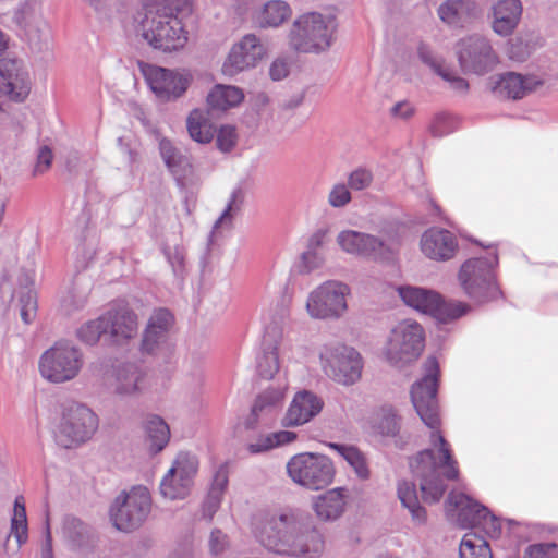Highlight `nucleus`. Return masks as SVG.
Returning <instances> with one entry per match:
<instances>
[{
	"mask_svg": "<svg viewBox=\"0 0 558 558\" xmlns=\"http://www.w3.org/2000/svg\"><path fill=\"white\" fill-rule=\"evenodd\" d=\"M423 378L413 384L411 400L423 423L430 429V448L417 453L410 461L414 476L420 481L423 499L437 502L442 497L446 485L444 478L456 480L459 475L457 461L452 458L450 445L440 432V416L437 400L438 362L428 357L424 364Z\"/></svg>",
	"mask_w": 558,
	"mask_h": 558,
	"instance_id": "nucleus-1",
	"label": "nucleus"
},
{
	"mask_svg": "<svg viewBox=\"0 0 558 558\" xmlns=\"http://www.w3.org/2000/svg\"><path fill=\"white\" fill-rule=\"evenodd\" d=\"M256 539L267 550L293 558H319L325 537L307 515L280 511L264 517L254 526Z\"/></svg>",
	"mask_w": 558,
	"mask_h": 558,
	"instance_id": "nucleus-2",
	"label": "nucleus"
},
{
	"mask_svg": "<svg viewBox=\"0 0 558 558\" xmlns=\"http://www.w3.org/2000/svg\"><path fill=\"white\" fill-rule=\"evenodd\" d=\"M128 25L135 37L162 52L182 50L189 41L184 19L192 13L193 0H143Z\"/></svg>",
	"mask_w": 558,
	"mask_h": 558,
	"instance_id": "nucleus-3",
	"label": "nucleus"
},
{
	"mask_svg": "<svg viewBox=\"0 0 558 558\" xmlns=\"http://www.w3.org/2000/svg\"><path fill=\"white\" fill-rule=\"evenodd\" d=\"M338 21L330 12L308 11L299 14L288 31V45L302 54L328 52L337 39Z\"/></svg>",
	"mask_w": 558,
	"mask_h": 558,
	"instance_id": "nucleus-4",
	"label": "nucleus"
},
{
	"mask_svg": "<svg viewBox=\"0 0 558 558\" xmlns=\"http://www.w3.org/2000/svg\"><path fill=\"white\" fill-rule=\"evenodd\" d=\"M339 251L354 258L391 262L398 254L400 238L395 229H383L378 235L345 228L335 238Z\"/></svg>",
	"mask_w": 558,
	"mask_h": 558,
	"instance_id": "nucleus-5",
	"label": "nucleus"
},
{
	"mask_svg": "<svg viewBox=\"0 0 558 558\" xmlns=\"http://www.w3.org/2000/svg\"><path fill=\"white\" fill-rule=\"evenodd\" d=\"M425 348V332L414 319L395 324L380 348L381 359L392 367L403 368L415 362Z\"/></svg>",
	"mask_w": 558,
	"mask_h": 558,
	"instance_id": "nucleus-6",
	"label": "nucleus"
},
{
	"mask_svg": "<svg viewBox=\"0 0 558 558\" xmlns=\"http://www.w3.org/2000/svg\"><path fill=\"white\" fill-rule=\"evenodd\" d=\"M99 426L97 414L83 403H70L62 408L53 427L58 446L77 448L93 438Z\"/></svg>",
	"mask_w": 558,
	"mask_h": 558,
	"instance_id": "nucleus-7",
	"label": "nucleus"
},
{
	"mask_svg": "<svg viewBox=\"0 0 558 558\" xmlns=\"http://www.w3.org/2000/svg\"><path fill=\"white\" fill-rule=\"evenodd\" d=\"M497 265L498 256L496 253H492L484 258H470L461 265L458 280L470 299L476 303H485L500 295L501 292L495 275Z\"/></svg>",
	"mask_w": 558,
	"mask_h": 558,
	"instance_id": "nucleus-8",
	"label": "nucleus"
},
{
	"mask_svg": "<svg viewBox=\"0 0 558 558\" xmlns=\"http://www.w3.org/2000/svg\"><path fill=\"white\" fill-rule=\"evenodd\" d=\"M351 288L340 280H326L315 287L305 301V310L312 319L338 320L348 310Z\"/></svg>",
	"mask_w": 558,
	"mask_h": 558,
	"instance_id": "nucleus-9",
	"label": "nucleus"
},
{
	"mask_svg": "<svg viewBox=\"0 0 558 558\" xmlns=\"http://www.w3.org/2000/svg\"><path fill=\"white\" fill-rule=\"evenodd\" d=\"M287 473L294 484L310 490H319L333 482L336 469L331 459L325 454L301 452L289 459Z\"/></svg>",
	"mask_w": 558,
	"mask_h": 558,
	"instance_id": "nucleus-10",
	"label": "nucleus"
},
{
	"mask_svg": "<svg viewBox=\"0 0 558 558\" xmlns=\"http://www.w3.org/2000/svg\"><path fill=\"white\" fill-rule=\"evenodd\" d=\"M84 366V355L74 344L57 342L39 357L41 377L52 384H64L75 379Z\"/></svg>",
	"mask_w": 558,
	"mask_h": 558,
	"instance_id": "nucleus-11",
	"label": "nucleus"
},
{
	"mask_svg": "<svg viewBox=\"0 0 558 558\" xmlns=\"http://www.w3.org/2000/svg\"><path fill=\"white\" fill-rule=\"evenodd\" d=\"M396 292L407 306L428 314L441 323L457 319L470 310L463 302H445L437 292L422 287L401 284L396 288Z\"/></svg>",
	"mask_w": 558,
	"mask_h": 558,
	"instance_id": "nucleus-12",
	"label": "nucleus"
},
{
	"mask_svg": "<svg viewBox=\"0 0 558 558\" xmlns=\"http://www.w3.org/2000/svg\"><path fill=\"white\" fill-rule=\"evenodd\" d=\"M150 510L149 490L144 486H135L117 496L110 508V519L117 530L132 532L146 521Z\"/></svg>",
	"mask_w": 558,
	"mask_h": 558,
	"instance_id": "nucleus-13",
	"label": "nucleus"
},
{
	"mask_svg": "<svg viewBox=\"0 0 558 558\" xmlns=\"http://www.w3.org/2000/svg\"><path fill=\"white\" fill-rule=\"evenodd\" d=\"M324 373L338 384L350 386L362 375L361 354L353 348L337 344L326 348L320 354Z\"/></svg>",
	"mask_w": 558,
	"mask_h": 558,
	"instance_id": "nucleus-14",
	"label": "nucleus"
},
{
	"mask_svg": "<svg viewBox=\"0 0 558 558\" xmlns=\"http://www.w3.org/2000/svg\"><path fill=\"white\" fill-rule=\"evenodd\" d=\"M456 53L460 66L469 73L485 74L499 63L490 40L480 34L461 38L456 45Z\"/></svg>",
	"mask_w": 558,
	"mask_h": 558,
	"instance_id": "nucleus-15",
	"label": "nucleus"
},
{
	"mask_svg": "<svg viewBox=\"0 0 558 558\" xmlns=\"http://www.w3.org/2000/svg\"><path fill=\"white\" fill-rule=\"evenodd\" d=\"M140 69L150 90L162 101L181 97L192 80L185 71L169 70L148 63H140Z\"/></svg>",
	"mask_w": 558,
	"mask_h": 558,
	"instance_id": "nucleus-16",
	"label": "nucleus"
},
{
	"mask_svg": "<svg viewBox=\"0 0 558 558\" xmlns=\"http://www.w3.org/2000/svg\"><path fill=\"white\" fill-rule=\"evenodd\" d=\"M267 57V48L255 34H246L235 41L226 57L221 72L226 76L255 69Z\"/></svg>",
	"mask_w": 558,
	"mask_h": 558,
	"instance_id": "nucleus-17",
	"label": "nucleus"
},
{
	"mask_svg": "<svg viewBox=\"0 0 558 558\" xmlns=\"http://www.w3.org/2000/svg\"><path fill=\"white\" fill-rule=\"evenodd\" d=\"M197 469L195 456L180 452L161 480V495L171 500L185 498L190 494Z\"/></svg>",
	"mask_w": 558,
	"mask_h": 558,
	"instance_id": "nucleus-18",
	"label": "nucleus"
},
{
	"mask_svg": "<svg viewBox=\"0 0 558 558\" xmlns=\"http://www.w3.org/2000/svg\"><path fill=\"white\" fill-rule=\"evenodd\" d=\"M323 407V400L314 392L301 390L292 398L281 418V425L286 428L302 426L318 415Z\"/></svg>",
	"mask_w": 558,
	"mask_h": 558,
	"instance_id": "nucleus-19",
	"label": "nucleus"
},
{
	"mask_svg": "<svg viewBox=\"0 0 558 558\" xmlns=\"http://www.w3.org/2000/svg\"><path fill=\"white\" fill-rule=\"evenodd\" d=\"M485 508L461 492H451L446 501L448 519L461 529L476 526L481 517L485 514Z\"/></svg>",
	"mask_w": 558,
	"mask_h": 558,
	"instance_id": "nucleus-20",
	"label": "nucleus"
},
{
	"mask_svg": "<svg viewBox=\"0 0 558 558\" xmlns=\"http://www.w3.org/2000/svg\"><path fill=\"white\" fill-rule=\"evenodd\" d=\"M522 14L521 0H494L488 11L490 27L498 36H510L518 28Z\"/></svg>",
	"mask_w": 558,
	"mask_h": 558,
	"instance_id": "nucleus-21",
	"label": "nucleus"
},
{
	"mask_svg": "<svg viewBox=\"0 0 558 558\" xmlns=\"http://www.w3.org/2000/svg\"><path fill=\"white\" fill-rule=\"evenodd\" d=\"M420 248L427 258L446 262L454 257L458 242L450 231L433 227L421 235Z\"/></svg>",
	"mask_w": 558,
	"mask_h": 558,
	"instance_id": "nucleus-22",
	"label": "nucleus"
},
{
	"mask_svg": "<svg viewBox=\"0 0 558 558\" xmlns=\"http://www.w3.org/2000/svg\"><path fill=\"white\" fill-rule=\"evenodd\" d=\"M13 23L19 34L28 41L40 40L48 31L41 5L37 1H27L19 7L13 14Z\"/></svg>",
	"mask_w": 558,
	"mask_h": 558,
	"instance_id": "nucleus-23",
	"label": "nucleus"
},
{
	"mask_svg": "<svg viewBox=\"0 0 558 558\" xmlns=\"http://www.w3.org/2000/svg\"><path fill=\"white\" fill-rule=\"evenodd\" d=\"M172 322L173 317L169 311L165 308L155 311L143 335L142 351L155 354L162 350L168 343Z\"/></svg>",
	"mask_w": 558,
	"mask_h": 558,
	"instance_id": "nucleus-24",
	"label": "nucleus"
},
{
	"mask_svg": "<svg viewBox=\"0 0 558 558\" xmlns=\"http://www.w3.org/2000/svg\"><path fill=\"white\" fill-rule=\"evenodd\" d=\"M282 333L281 323L265 327L264 348L262 354L257 357V372L264 378L270 379L279 371V343Z\"/></svg>",
	"mask_w": 558,
	"mask_h": 558,
	"instance_id": "nucleus-25",
	"label": "nucleus"
},
{
	"mask_svg": "<svg viewBox=\"0 0 558 558\" xmlns=\"http://www.w3.org/2000/svg\"><path fill=\"white\" fill-rule=\"evenodd\" d=\"M349 494L345 487L326 490L313 498L312 509L322 522H335L345 512Z\"/></svg>",
	"mask_w": 558,
	"mask_h": 558,
	"instance_id": "nucleus-26",
	"label": "nucleus"
},
{
	"mask_svg": "<svg viewBox=\"0 0 558 558\" xmlns=\"http://www.w3.org/2000/svg\"><path fill=\"white\" fill-rule=\"evenodd\" d=\"M293 10L286 0H267L254 8L252 22L257 28H279L292 17Z\"/></svg>",
	"mask_w": 558,
	"mask_h": 558,
	"instance_id": "nucleus-27",
	"label": "nucleus"
},
{
	"mask_svg": "<svg viewBox=\"0 0 558 558\" xmlns=\"http://www.w3.org/2000/svg\"><path fill=\"white\" fill-rule=\"evenodd\" d=\"M542 84L543 81L536 75L508 72L494 82L493 90L500 97L520 99Z\"/></svg>",
	"mask_w": 558,
	"mask_h": 558,
	"instance_id": "nucleus-28",
	"label": "nucleus"
},
{
	"mask_svg": "<svg viewBox=\"0 0 558 558\" xmlns=\"http://www.w3.org/2000/svg\"><path fill=\"white\" fill-rule=\"evenodd\" d=\"M147 386L146 374L134 364L118 367L111 384L112 392L120 399L140 395Z\"/></svg>",
	"mask_w": 558,
	"mask_h": 558,
	"instance_id": "nucleus-29",
	"label": "nucleus"
},
{
	"mask_svg": "<svg viewBox=\"0 0 558 558\" xmlns=\"http://www.w3.org/2000/svg\"><path fill=\"white\" fill-rule=\"evenodd\" d=\"M105 318L108 332L114 342H122L137 335V316L128 306H118L107 311Z\"/></svg>",
	"mask_w": 558,
	"mask_h": 558,
	"instance_id": "nucleus-30",
	"label": "nucleus"
},
{
	"mask_svg": "<svg viewBox=\"0 0 558 558\" xmlns=\"http://www.w3.org/2000/svg\"><path fill=\"white\" fill-rule=\"evenodd\" d=\"M437 15L446 25L462 28L470 20L478 17L481 10L471 0H445L439 4Z\"/></svg>",
	"mask_w": 558,
	"mask_h": 558,
	"instance_id": "nucleus-31",
	"label": "nucleus"
},
{
	"mask_svg": "<svg viewBox=\"0 0 558 558\" xmlns=\"http://www.w3.org/2000/svg\"><path fill=\"white\" fill-rule=\"evenodd\" d=\"M368 423L372 432L383 437H396L401 427V418L391 405L376 409Z\"/></svg>",
	"mask_w": 558,
	"mask_h": 558,
	"instance_id": "nucleus-32",
	"label": "nucleus"
},
{
	"mask_svg": "<svg viewBox=\"0 0 558 558\" xmlns=\"http://www.w3.org/2000/svg\"><path fill=\"white\" fill-rule=\"evenodd\" d=\"M244 99V93L233 85H216L207 96V105L211 109L227 110L240 105Z\"/></svg>",
	"mask_w": 558,
	"mask_h": 558,
	"instance_id": "nucleus-33",
	"label": "nucleus"
},
{
	"mask_svg": "<svg viewBox=\"0 0 558 558\" xmlns=\"http://www.w3.org/2000/svg\"><path fill=\"white\" fill-rule=\"evenodd\" d=\"M397 493L402 506L409 510L413 523L425 524L427 514L425 508L420 505L415 485L408 481H401L398 484Z\"/></svg>",
	"mask_w": 558,
	"mask_h": 558,
	"instance_id": "nucleus-34",
	"label": "nucleus"
},
{
	"mask_svg": "<svg viewBox=\"0 0 558 558\" xmlns=\"http://www.w3.org/2000/svg\"><path fill=\"white\" fill-rule=\"evenodd\" d=\"M190 136L197 143H209L214 137V125L206 110L194 109L186 121Z\"/></svg>",
	"mask_w": 558,
	"mask_h": 558,
	"instance_id": "nucleus-35",
	"label": "nucleus"
},
{
	"mask_svg": "<svg viewBox=\"0 0 558 558\" xmlns=\"http://www.w3.org/2000/svg\"><path fill=\"white\" fill-rule=\"evenodd\" d=\"M243 202V191L241 189L233 190L225 209L213 227L211 239L233 227V220L241 213Z\"/></svg>",
	"mask_w": 558,
	"mask_h": 558,
	"instance_id": "nucleus-36",
	"label": "nucleus"
},
{
	"mask_svg": "<svg viewBox=\"0 0 558 558\" xmlns=\"http://www.w3.org/2000/svg\"><path fill=\"white\" fill-rule=\"evenodd\" d=\"M330 449L337 452L361 480L369 477V468L364 453L356 447L344 444L329 442Z\"/></svg>",
	"mask_w": 558,
	"mask_h": 558,
	"instance_id": "nucleus-37",
	"label": "nucleus"
},
{
	"mask_svg": "<svg viewBox=\"0 0 558 558\" xmlns=\"http://www.w3.org/2000/svg\"><path fill=\"white\" fill-rule=\"evenodd\" d=\"M144 429L150 450L161 451L170 440V428L158 415H149L144 422Z\"/></svg>",
	"mask_w": 558,
	"mask_h": 558,
	"instance_id": "nucleus-38",
	"label": "nucleus"
},
{
	"mask_svg": "<svg viewBox=\"0 0 558 558\" xmlns=\"http://www.w3.org/2000/svg\"><path fill=\"white\" fill-rule=\"evenodd\" d=\"M10 535L13 536L19 547L28 539V524L25 500L23 496H16L13 504V510L10 519Z\"/></svg>",
	"mask_w": 558,
	"mask_h": 558,
	"instance_id": "nucleus-39",
	"label": "nucleus"
},
{
	"mask_svg": "<svg viewBox=\"0 0 558 558\" xmlns=\"http://www.w3.org/2000/svg\"><path fill=\"white\" fill-rule=\"evenodd\" d=\"M420 58L423 62L429 64L436 73L447 81L452 89L458 92H465L469 87L466 81L454 74L451 70L446 69L440 62L436 60L432 51L426 47H421L418 50Z\"/></svg>",
	"mask_w": 558,
	"mask_h": 558,
	"instance_id": "nucleus-40",
	"label": "nucleus"
},
{
	"mask_svg": "<svg viewBox=\"0 0 558 558\" xmlns=\"http://www.w3.org/2000/svg\"><path fill=\"white\" fill-rule=\"evenodd\" d=\"M460 558H492L488 543L475 533H466L459 548Z\"/></svg>",
	"mask_w": 558,
	"mask_h": 558,
	"instance_id": "nucleus-41",
	"label": "nucleus"
},
{
	"mask_svg": "<svg viewBox=\"0 0 558 558\" xmlns=\"http://www.w3.org/2000/svg\"><path fill=\"white\" fill-rule=\"evenodd\" d=\"M288 390V384H279L277 386H270L262 391L255 402V411L267 412L281 404Z\"/></svg>",
	"mask_w": 558,
	"mask_h": 558,
	"instance_id": "nucleus-42",
	"label": "nucleus"
},
{
	"mask_svg": "<svg viewBox=\"0 0 558 558\" xmlns=\"http://www.w3.org/2000/svg\"><path fill=\"white\" fill-rule=\"evenodd\" d=\"M159 150L167 168L174 175H180L182 170L189 166L186 158L180 154L168 138L163 137L159 141Z\"/></svg>",
	"mask_w": 558,
	"mask_h": 558,
	"instance_id": "nucleus-43",
	"label": "nucleus"
},
{
	"mask_svg": "<svg viewBox=\"0 0 558 558\" xmlns=\"http://www.w3.org/2000/svg\"><path fill=\"white\" fill-rule=\"evenodd\" d=\"M108 332L105 314L84 323L76 331L77 338L86 344H96L100 336Z\"/></svg>",
	"mask_w": 558,
	"mask_h": 558,
	"instance_id": "nucleus-44",
	"label": "nucleus"
},
{
	"mask_svg": "<svg viewBox=\"0 0 558 558\" xmlns=\"http://www.w3.org/2000/svg\"><path fill=\"white\" fill-rule=\"evenodd\" d=\"M353 196L344 182L333 183L327 193V204L333 209H343L350 205Z\"/></svg>",
	"mask_w": 558,
	"mask_h": 558,
	"instance_id": "nucleus-45",
	"label": "nucleus"
},
{
	"mask_svg": "<svg viewBox=\"0 0 558 558\" xmlns=\"http://www.w3.org/2000/svg\"><path fill=\"white\" fill-rule=\"evenodd\" d=\"M326 263V255L324 251H314L306 248L300 256L296 265L299 274L307 275L317 269H320Z\"/></svg>",
	"mask_w": 558,
	"mask_h": 558,
	"instance_id": "nucleus-46",
	"label": "nucleus"
},
{
	"mask_svg": "<svg viewBox=\"0 0 558 558\" xmlns=\"http://www.w3.org/2000/svg\"><path fill=\"white\" fill-rule=\"evenodd\" d=\"M374 175L366 168H356L348 175V186L353 191H363L368 189L373 183Z\"/></svg>",
	"mask_w": 558,
	"mask_h": 558,
	"instance_id": "nucleus-47",
	"label": "nucleus"
},
{
	"mask_svg": "<svg viewBox=\"0 0 558 558\" xmlns=\"http://www.w3.org/2000/svg\"><path fill=\"white\" fill-rule=\"evenodd\" d=\"M238 142L236 130L232 125H222L217 131L216 145L222 153L231 151Z\"/></svg>",
	"mask_w": 558,
	"mask_h": 558,
	"instance_id": "nucleus-48",
	"label": "nucleus"
},
{
	"mask_svg": "<svg viewBox=\"0 0 558 558\" xmlns=\"http://www.w3.org/2000/svg\"><path fill=\"white\" fill-rule=\"evenodd\" d=\"M20 315L25 324H31L36 316L37 312V299L36 294L27 290L20 296Z\"/></svg>",
	"mask_w": 558,
	"mask_h": 558,
	"instance_id": "nucleus-49",
	"label": "nucleus"
},
{
	"mask_svg": "<svg viewBox=\"0 0 558 558\" xmlns=\"http://www.w3.org/2000/svg\"><path fill=\"white\" fill-rule=\"evenodd\" d=\"M524 558H558V545L554 543L531 545L526 548Z\"/></svg>",
	"mask_w": 558,
	"mask_h": 558,
	"instance_id": "nucleus-50",
	"label": "nucleus"
},
{
	"mask_svg": "<svg viewBox=\"0 0 558 558\" xmlns=\"http://www.w3.org/2000/svg\"><path fill=\"white\" fill-rule=\"evenodd\" d=\"M208 547L210 554L218 556L225 553L229 547V538L226 533H223L219 529H215L211 531L208 539Z\"/></svg>",
	"mask_w": 558,
	"mask_h": 558,
	"instance_id": "nucleus-51",
	"label": "nucleus"
},
{
	"mask_svg": "<svg viewBox=\"0 0 558 558\" xmlns=\"http://www.w3.org/2000/svg\"><path fill=\"white\" fill-rule=\"evenodd\" d=\"M476 526H481L490 537H498L501 533L499 519L492 514L487 508H485V514L481 517Z\"/></svg>",
	"mask_w": 558,
	"mask_h": 558,
	"instance_id": "nucleus-52",
	"label": "nucleus"
},
{
	"mask_svg": "<svg viewBox=\"0 0 558 558\" xmlns=\"http://www.w3.org/2000/svg\"><path fill=\"white\" fill-rule=\"evenodd\" d=\"M246 449L252 454H259L275 449L271 433L258 436L255 440L246 445Z\"/></svg>",
	"mask_w": 558,
	"mask_h": 558,
	"instance_id": "nucleus-53",
	"label": "nucleus"
},
{
	"mask_svg": "<svg viewBox=\"0 0 558 558\" xmlns=\"http://www.w3.org/2000/svg\"><path fill=\"white\" fill-rule=\"evenodd\" d=\"M452 130V118L447 113L437 114L430 125V131L435 136H444Z\"/></svg>",
	"mask_w": 558,
	"mask_h": 558,
	"instance_id": "nucleus-54",
	"label": "nucleus"
},
{
	"mask_svg": "<svg viewBox=\"0 0 558 558\" xmlns=\"http://www.w3.org/2000/svg\"><path fill=\"white\" fill-rule=\"evenodd\" d=\"M290 72V61L287 58H276L269 66V76L272 81H281Z\"/></svg>",
	"mask_w": 558,
	"mask_h": 558,
	"instance_id": "nucleus-55",
	"label": "nucleus"
},
{
	"mask_svg": "<svg viewBox=\"0 0 558 558\" xmlns=\"http://www.w3.org/2000/svg\"><path fill=\"white\" fill-rule=\"evenodd\" d=\"M531 51L525 45L522 39L514 38L509 43L508 47V56L510 59L522 62L526 60V58L530 56Z\"/></svg>",
	"mask_w": 558,
	"mask_h": 558,
	"instance_id": "nucleus-56",
	"label": "nucleus"
},
{
	"mask_svg": "<svg viewBox=\"0 0 558 558\" xmlns=\"http://www.w3.org/2000/svg\"><path fill=\"white\" fill-rule=\"evenodd\" d=\"M221 497L208 493L203 505H202V517L208 521H211L216 512L221 506Z\"/></svg>",
	"mask_w": 558,
	"mask_h": 558,
	"instance_id": "nucleus-57",
	"label": "nucleus"
},
{
	"mask_svg": "<svg viewBox=\"0 0 558 558\" xmlns=\"http://www.w3.org/2000/svg\"><path fill=\"white\" fill-rule=\"evenodd\" d=\"M53 154L51 149L48 146L40 147L38 155H37V161L34 167V173L35 174H41L45 173L52 163Z\"/></svg>",
	"mask_w": 558,
	"mask_h": 558,
	"instance_id": "nucleus-58",
	"label": "nucleus"
},
{
	"mask_svg": "<svg viewBox=\"0 0 558 558\" xmlns=\"http://www.w3.org/2000/svg\"><path fill=\"white\" fill-rule=\"evenodd\" d=\"M228 483L229 480L227 471L220 469L219 471L216 472L208 493L223 498L225 492L228 487Z\"/></svg>",
	"mask_w": 558,
	"mask_h": 558,
	"instance_id": "nucleus-59",
	"label": "nucleus"
},
{
	"mask_svg": "<svg viewBox=\"0 0 558 558\" xmlns=\"http://www.w3.org/2000/svg\"><path fill=\"white\" fill-rule=\"evenodd\" d=\"M275 448L282 447L294 442L298 439V434L292 430L283 429L271 433Z\"/></svg>",
	"mask_w": 558,
	"mask_h": 558,
	"instance_id": "nucleus-60",
	"label": "nucleus"
},
{
	"mask_svg": "<svg viewBox=\"0 0 558 558\" xmlns=\"http://www.w3.org/2000/svg\"><path fill=\"white\" fill-rule=\"evenodd\" d=\"M84 304L85 298L83 295L75 296L72 293H69L62 299L61 308L65 314H69L74 310L83 307Z\"/></svg>",
	"mask_w": 558,
	"mask_h": 558,
	"instance_id": "nucleus-61",
	"label": "nucleus"
},
{
	"mask_svg": "<svg viewBox=\"0 0 558 558\" xmlns=\"http://www.w3.org/2000/svg\"><path fill=\"white\" fill-rule=\"evenodd\" d=\"M169 263L171 264L174 271H179L182 269L184 264V251L182 247L175 246L173 250L165 251Z\"/></svg>",
	"mask_w": 558,
	"mask_h": 558,
	"instance_id": "nucleus-62",
	"label": "nucleus"
},
{
	"mask_svg": "<svg viewBox=\"0 0 558 558\" xmlns=\"http://www.w3.org/2000/svg\"><path fill=\"white\" fill-rule=\"evenodd\" d=\"M391 114L399 119H409L414 114V107L409 101H399L391 108Z\"/></svg>",
	"mask_w": 558,
	"mask_h": 558,
	"instance_id": "nucleus-63",
	"label": "nucleus"
},
{
	"mask_svg": "<svg viewBox=\"0 0 558 558\" xmlns=\"http://www.w3.org/2000/svg\"><path fill=\"white\" fill-rule=\"evenodd\" d=\"M326 231L318 230L311 235L308 239L307 247L308 250L314 251H323V246L325 244Z\"/></svg>",
	"mask_w": 558,
	"mask_h": 558,
	"instance_id": "nucleus-64",
	"label": "nucleus"
}]
</instances>
